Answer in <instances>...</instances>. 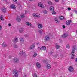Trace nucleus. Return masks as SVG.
Instances as JSON below:
<instances>
[{
	"mask_svg": "<svg viewBox=\"0 0 77 77\" xmlns=\"http://www.w3.org/2000/svg\"><path fill=\"white\" fill-rule=\"evenodd\" d=\"M13 74H14V76L16 77H18V71H17V70H14L13 71Z\"/></svg>",
	"mask_w": 77,
	"mask_h": 77,
	"instance_id": "nucleus-1",
	"label": "nucleus"
},
{
	"mask_svg": "<svg viewBox=\"0 0 77 77\" xmlns=\"http://www.w3.org/2000/svg\"><path fill=\"white\" fill-rule=\"evenodd\" d=\"M68 70L69 72H74V68L72 66H70L69 67Z\"/></svg>",
	"mask_w": 77,
	"mask_h": 77,
	"instance_id": "nucleus-2",
	"label": "nucleus"
},
{
	"mask_svg": "<svg viewBox=\"0 0 77 77\" xmlns=\"http://www.w3.org/2000/svg\"><path fill=\"white\" fill-rule=\"evenodd\" d=\"M33 15V17H38V18L40 17V14H37L36 13H34Z\"/></svg>",
	"mask_w": 77,
	"mask_h": 77,
	"instance_id": "nucleus-3",
	"label": "nucleus"
},
{
	"mask_svg": "<svg viewBox=\"0 0 77 77\" xmlns=\"http://www.w3.org/2000/svg\"><path fill=\"white\" fill-rule=\"evenodd\" d=\"M71 54H72L71 57V58L72 59H74V50L72 51Z\"/></svg>",
	"mask_w": 77,
	"mask_h": 77,
	"instance_id": "nucleus-4",
	"label": "nucleus"
},
{
	"mask_svg": "<svg viewBox=\"0 0 77 77\" xmlns=\"http://www.w3.org/2000/svg\"><path fill=\"white\" fill-rule=\"evenodd\" d=\"M49 39H50V37H49V36H46L45 38V39H44L45 41H48Z\"/></svg>",
	"mask_w": 77,
	"mask_h": 77,
	"instance_id": "nucleus-5",
	"label": "nucleus"
},
{
	"mask_svg": "<svg viewBox=\"0 0 77 77\" xmlns=\"http://www.w3.org/2000/svg\"><path fill=\"white\" fill-rule=\"evenodd\" d=\"M68 36V34L64 33L63 35L62 36V38H66V37H67Z\"/></svg>",
	"mask_w": 77,
	"mask_h": 77,
	"instance_id": "nucleus-6",
	"label": "nucleus"
},
{
	"mask_svg": "<svg viewBox=\"0 0 77 77\" xmlns=\"http://www.w3.org/2000/svg\"><path fill=\"white\" fill-rule=\"evenodd\" d=\"M38 6L42 8H43L44 7V5L42 3H38Z\"/></svg>",
	"mask_w": 77,
	"mask_h": 77,
	"instance_id": "nucleus-7",
	"label": "nucleus"
},
{
	"mask_svg": "<svg viewBox=\"0 0 77 77\" xmlns=\"http://www.w3.org/2000/svg\"><path fill=\"white\" fill-rule=\"evenodd\" d=\"M36 66L37 68H39L41 67V64L39 63H37L36 64Z\"/></svg>",
	"mask_w": 77,
	"mask_h": 77,
	"instance_id": "nucleus-8",
	"label": "nucleus"
},
{
	"mask_svg": "<svg viewBox=\"0 0 77 77\" xmlns=\"http://www.w3.org/2000/svg\"><path fill=\"white\" fill-rule=\"evenodd\" d=\"M40 50H46V48L45 46H42L40 48Z\"/></svg>",
	"mask_w": 77,
	"mask_h": 77,
	"instance_id": "nucleus-9",
	"label": "nucleus"
},
{
	"mask_svg": "<svg viewBox=\"0 0 77 77\" xmlns=\"http://www.w3.org/2000/svg\"><path fill=\"white\" fill-rule=\"evenodd\" d=\"M11 8V9H16V7H15V6L14 5H12L10 6Z\"/></svg>",
	"mask_w": 77,
	"mask_h": 77,
	"instance_id": "nucleus-10",
	"label": "nucleus"
},
{
	"mask_svg": "<svg viewBox=\"0 0 77 77\" xmlns=\"http://www.w3.org/2000/svg\"><path fill=\"white\" fill-rule=\"evenodd\" d=\"M71 20H68L66 22L67 25H69L71 24Z\"/></svg>",
	"mask_w": 77,
	"mask_h": 77,
	"instance_id": "nucleus-11",
	"label": "nucleus"
},
{
	"mask_svg": "<svg viewBox=\"0 0 77 77\" xmlns=\"http://www.w3.org/2000/svg\"><path fill=\"white\" fill-rule=\"evenodd\" d=\"M24 31V28H22L19 29V33H22Z\"/></svg>",
	"mask_w": 77,
	"mask_h": 77,
	"instance_id": "nucleus-12",
	"label": "nucleus"
},
{
	"mask_svg": "<svg viewBox=\"0 0 77 77\" xmlns=\"http://www.w3.org/2000/svg\"><path fill=\"white\" fill-rule=\"evenodd\" d=\"M46 66L47 68L48 69H50V68H51V66L50 65L48 64H47L46 65Z\"/></svg>",
	"mask_w": 77,
	"mask_h": 77,
	"instance_id": "nucleus-13",
	"label": "nucleus"
},
{
	"mask_svg": "<svg viewBox=\"0 0 77 77\" xmlns=\"http://www.w3.org/2000/svg\"><path fill=\"white\" fill-rule=\"evenodd\" d=\"M19 53L20 55H24L25 54V52L24 51H21Z\"/></svg>",
	"mask_w": 77,
	"mask_h": 77,
	"instance_id": "nucleus-14",
	"label": "nucleus"
},
{
	"mask_svg": "<svg viewBox=\"0 0 77 77\" xmlns=\"http://www.w3.org/2000/svg\"><path fill=\"white\" fill-rule=\"evenodd\" d=\"M17 21L20 22L21 21V18L20 17L17 16Z\"/></svg>",
	"mask_w": 77,
	"mask_h": 77,
	"instance_id": "nucleus-15",
	"label": "nucleus"
},
{
	"mask_svg": "<svg viewBox=\"0 0 77 77\" xmlns=\"http://www.w3.org/2000/svg\"><path fill=\"white\" fill-rule=\"evenodd\" d=\"M26 24L28 26H31L32 25V24H31L29 22H26Z\"/></svg>",
	"mask_w": 77,
	"mask_h": 77,
	"instance_id": "nucleus-16",
	"label": "nucleus"
},
{
	"mask_svg": "<svg viewBox=\"0 0 77 77\" xmlns=\"http://www.w3.org/2000/svg\"><path fill=\"white\" fill-rule=\"evenodd\" d=\"M50 10L52 12H53L54 11V7L53 6H51L50 7Z\"/></svg>",
	"mask_w": 77,
	"mask_h": 77,
	"instance_id": "nucleus-17",
	"label": "nucleus"
},
{
	"mask_svg": "<svg viewBox=\"0 0 77 77\" xmlns=\"http://www.w3.org/2000/svg\"><path fill=\"white\" fill-rule=\"evenodd\" d=\"M0 18L1 21H3V20H4V19H3V16L2 15H1L0 16Z\"/></svg>",
	"mask_w": 77,
	"mask_h": 77,
	"instance_id": "nucleus-18",
	"label": "nucleus"
},
{
	"mask_svg": "<svg viewBox=\"0 0 77 77\" xmlns=\"http://www.w3.org/2000/svg\"><path fill=\"white\" fill-rule=\"evenodd\" d=\"M18 41V38H16L14 40V42H17Z\"/></svg>",
	"mask_w": 77,
	"mask_h": 77,
	"instance_id": "nucleus-19",
	"label": "nucleus"
},
{
	"mask_svg": "<svg viewBox=\"0 0 77 77\" xmlns=\"http://www.w3.org/2000/svg\"><path fill=\"white\" fill-rule=\"evenodd\" d=\"M35 48V45H32L31 46L30 48L31 50H33L34 48Z\"/></svg>",
	"mask_w": 77,
	"mask_h": 77,
	"instance_id": "nucleus-20",
	"label": "nucleus"
},
{
	"mask_svg": "<svg viewBox=\"0 0 77 77\" xmlns=\"http://www.w3.org/2000/svg\"><path fill=\"white\" fill-rule=\"evenodd\" d=\"M48 3L50 5H53V3L51 2L50 1H48Z\"/></svg>",
	"mask_w": 77,
	"mask_h": 77,
	"instance_id": "nucleus-21",
	"label": "nucleus"
},
{
	"mask_svg": "<svg viewBox=\"0 0 77 77\" xmlns=\"http://www.w3.org/2000/svg\"><path fill=\"white\" fill-rule=\"evenodd\" d=\"M54 20L57 23H59V21L57 20V18H54Z\"/></svg>",
	"mask_w": 77,
	"mask_h": 77,
	"instance_id": "nucleus-22",
	"label": "nucleus"
},
{
	"mask_svg": "<svg viewBox=\"0 0 77 77\" xmlns=\"http://www.w3.org/2000/svg\"><path fill=\"white\" fill-rule=\"evenodd\" d=\"M38 27L39 29H41V28H42V25L41 24H39L38 25Z\"/></svg>",
	"mask_w": 77,
	"mask_h": 77,
	"instance_id": "nucleus-23",
	"label": "nucleus"
},
{
	"mask_svg": "<svg viewBox=\"0 0 77 77\" xmlns=\"http://www.w3.org/2000/svg\"><path fill=\"white\" fill-rule=\"evenodd\" d=\"M59 19L60 20H63V19H64V17L63 16H60L59 17Z\"/></svg>",
	"mask_w": 77,
	"mask_h": 77,
	"instance_id": "nucleus-24",
	"label": "nucleus"
},
{
	"mask_svg": "<svg viewBox=\"0 0 77 77\" xmlns=\"http://www.w3.org/2000/svg\"><path fill=\"white\" fill-rule=\"evenodd\" d=\"M6 9L5 8H2V11L3 12H6Z\"/></svg>",
	"mask_w": 77,
	"mask_h": 77,
	"instance_id": "nucleus-25",
	"label": "nucleus"
},
{
	"mask_svg": "<svg viewBox=\"0 0 77 77\" xmlns=\"http://www.w3.org/2000/svg\"><path fill=\"white\" fill-rule=\"evenodd\" d=\"M14 48H18V46L17 45H14Z\"/></svg>",
	"mask_w": 77,
	"mask_h": 77,
	"instance_id": "nucleus-26",
	"label": "nucleus"
},
{
	"mask_svg": "<svg viewBox=\"0 0 77 77\" xmlns=\"http://www.w3.org/2000/svg\"><path fill=\"white\" fill-rule=\"evenodd\" d=\"M56 46L57 49H59L60 46L58 45V44H56Z\"/></svg>",
	"mask_w": 77,
	"mask_h": 77,
	"instance_id": "nucleus-27",
	"label": "nucleus"
},
{
	"mask_svg": "<svg viewBox=\"0 0 77 77\" xmlns=\"http://www.w3.org/2000/svg\"><path fill=\"white\" fill-rule=\"evenodd\" d=\"M7 45L5 43H3L2 44V46L3 47H7Z\"/></svg>",
	"mask_w": 77,
	"mask_h": 77,
	"instance_id": "nucleus-28",
	"label": "nucleus"
},
{
	"mask_svg": "<svg viewBox=\"0 0 77 77\" xmlns=\"http://www.w3.org/2000/svg\"><path fill=\"white\" fill-rule=\"evenodd\" d=\"M37 56V54L36 52H34V55H33V57H35Z\"/></svg>",
	"mask_w": 77,
	"mask_h": 77,
	"instance_id": "nucleus-29",
	"label": "nucleus"
},
{
	"mask_svg": "<svg viewBox=\"0 0 77 77\" xmlns=\"http://www.w3.org/2000/svg\"><path fill=\"white\" fill-rule=\"evenodd\" d=\"M14 61H15V62H18V61H19V60L18 59H17L16 58H15L14 59Z\"/></svg>",
	"mask_w": 77,
	"mask_h": 77,
	"instance_id": "nucleus-30",
	"label": "nucleus"
},
{
	"mask_svg": "<svg viewBox=\"0 0 77 77\" xmlns=\"http://www.w3.org/2000/svg\"><path fill=\"white\" fill-rule=\"evenodd\" d=\"M66 48H70V46H69V45L67 44L66 45Z\"/></svg>",
	"mask_w": 77,
	"mask_h": 77,
	"instance_id": "nucleus-31",
	"label": "nucleus"
},
{
	"mask_svg": "<svg viewBox=\"0 0 77 77\" xmlns=\"http://www.w3.org/2000/svg\"><path fill=\"white\" fill-rule=\"evenodd\" d=\"M20 40L21 42H24V39L23 38H20Z\"/></svg>",
	"mask_w": 77,
	"mask_h": 77,
	"instance_id": "nucleus-32",
	"label": "nucleus"
},
{
	"mask_svg": "<svg viewBox=\"0 0 77 77\" xmlns=\"http://www.w3.org/2000/svg\"><path fill=\"white\" fill-rule=\"evenodd\" d=\"M43 12L45 14H47V11L46 10H44Z\"/></svg>",
	"mask_w": 77,
	"mask_h": 77,
	"instance_id": "nucleus-33",
	"label": "nucleus"
},
{
	"mask_svg": "<svg viewBox=\"0 0 77 77\" xmlns=\"http://www.w3.org/2000/svg\"><path fill=\"white\" fill-rule=\"evenodd\" d=\"M43 32V31L42 30H39L38 31V32H39L40 33H42Z\"/></svg>",
	"mask_w": 77,
	"mask_h": 77,
	"instance_id": "nucleus-34",
	"label": "nucleus"
},
{
	"mask_svg": "<svg viewBox=\"0 0 77 77\" xmlns=\"http://www.w3.org/2000/svg\"><path fill=\"white\" fill-rule=\"evenodd\" d=\"M33 77H37V75L36 74V73H34L33 75Z\"/></svg>",
	"mask_w": 77,
	"mask_h": 77,
	"instance_id": "nucleus-35",
	"label": "nucleus"
},
{
	"mask_svg": "<svg viewBox=\"0 0 77 77\" xmlns=\"http://www.w3.org/2000/svg\"><path fill=\"white\" fill-rule=\"evenodd\" d=\"M76 48H77V47H76V46H74L73 47V49H76Z\"/></svg>",
	"mask_w": 77,
	"mask_h": 77,
	"instance_id": "nucleus-36",
	"label": "nucleus"
},
{
	"mask_svg": "<svg viewBox=\"0 0 77 77\" xmlns=\"http://www.w3.org/2000/svg\"><path fill=\"white\" fill-rule=\"evenodd\" d=\"M67 9L69 11H71V8H70V7L68 8Z\"/></svg>",
	"mask_w": 77,
	"mask_h": 77,
	"instance_id": "nucleus-37",
	"label": "nucleus"
},
{
	"mask_svg": "<svg viewBox=\"0 0 77 77\" xmlns=\"http://www.w3.org/2000/svg\"><path fill=\"white\" fill-rule=\"evenodd\" d=\"M52 13L53 15H54V14H56V12L55 11H53L52 12Z\"/></svg>",
	"mask_w": 77,
	"mask_h": 77,
	"instance_id": "nucleus-38",
	"label": "nucleus"
},
{
	"mask_svg": "<svg viewBox=\"0 0 77 77\" xmlns=\"http://www.w3.org/2000/svg\"><path fill=\"white\" fill-rule=\"evenodd\" d=\"M24 17H25V16L24 15V14H23L22 15V16H21V18H24Z\"/></svg>",
	"mask_w": 77,
	"mask_h": 77,
	"instance_id": "nucleus-39",
	"label": "nucleus"
},
{
	"mask_svg": "<svg viewBox=\"0 0 77 77\" xmlns=\"http://www.w3.org/2000/svg\"><path fill=\"white\" fill-rule=\"evenodd\" d=\"M61 57L62 58H63V57H63V55L62 54H61Z\"/></svg>",
	"mask_w": 77,
	"mask_h": 77,
	"instance_id": "nucleus-40",
	"label": "nucleus"
},
{
	"mask_svg": "<svg viewBox=\"0 0 77 77\" xmlns=\"http://www.w3.org/2000/svg\"><path fill=\"white\" fill-rule=\"evenodd\" d=\"M2 29V26H1V25H0V31Z\"/></svg>",
	"mask_w": 77,
	"mask_h": 77,
	"instance_id": "nucleus-41",
	"label": "nucleus"
},
{
	"mask_svg": "<svg viewBox=\"0 0 77 77\" xmlns=\"http://www.w3.org/2000/svg\"><path fill=\"white\" fill-rule=\"evenodd\" d=\"M25 37H28L29 36V35H28L26 34L25 35Z\"/></svg>",
	"mask_w": 77,
	"mask_h": 77,
	"instance_id": "nucleus-42",
	"label": "nucleus"
},
{
	"mask_svg": "<svg viewBox=\"0 0 77 77\" xmlns=\"http://www.w3.org/2000/svg\"><path fill=\"white\" fill-rule=\"evenodd\" d=\"M53 64H55V65H56V62H54V63H53Z\"/></svg>",
	"mask_w": 77,
	"mask_h": 77,
	"instance_id": "nucleus-43",
	"label": "nucleus"
},
{
	"mask_svg": "<svg viewBox=\"0 0 77 77\" xmlns=\"http://www.w3.org/2000/svg\"><path fill=\"white\" fill-rule=\"evenodd\" d=\"M14 2H17V0H13Z\"/></svg>",
	"mask_w": 77,
	"mask_h": 77,
	"instance_id": "nucleus-44",
	"label": "nucleus"
},
{
	"mask_svg": "<svg viewBox=\"0 0 77 77\" xmlns=\"http://www.w3.org/2000/svg\"><path fill=\"white\" fill-rule=\"evenodd\" d=\"M25 14H27V11H25Z\"/></svg>",
	"mask_w": 77,
	"mask_h": 77,
	"instance_id": "nucleus-45",
	"label": "nucleus"
},
{
	"mask_svg": "<svg viewBox=\"0 0 77 77\" xmlns=\"http://www.w3.org/2000/svg\"><path fill=\"white\" fill-rule=\"evenodd\" d=\"M55 0V2H59V0Z\"/></svg>",
	"mask_w": 77,
	"mask_h": 77,
	"instance_id": "nucleus-46",
	"label": "nucleus"
},
{
	"mask_svg": "<svg viewBox=\"0 0 77 77\" xmlns=\"http://www.w3.org/2000/svg\"><path fill=\"white\" fill-rule=\"evenodd\" d=\"M63 28H65V26L64 25H63Z\"/></svg>",
	"mask_w": 77,
	"mask_h": 77,
	"instance_id": "nucleus-47",
	"label": "nucleus"
},
{
	"mask_svg": "<svg viewBox=\"0 0 77 77\" xmlns=\"http://www.w3.org/2000/svg\"><path fill=\"white\" fill-rule=\"evenodd\" d=\"M8 26H11V24L10 23H9L8 24Z\"/></svg>",
	"mask_w": 77,
	"mask_h": 77,
	"instance_id": "nucleus-48",
	"label": "nucleus"
},
{
	"mask_svg": "<svg viewBox=\"0 0 77 77\" xmlns=\"http://www.w3.org/2000/svg\"><path fill=\"white\" fill-rule=\"evenodd\" d=\"M24 77H27V75L26 74L24 76Z\"/></svg>",
	"mask_w": 77,
	"mask_h": 77,
	"instance_id": "nucleus-49",
	"label": "nucleus"
},
{
	"mask_svg": "<svg viewBox=\"0 0 77 77\" xmlns=\"http://www.w3.org/2000/svg\"><path fill=\"white\" fill-rule=\"evenodd\" d=\"M75 13L77 14V10H75Z\"/></svg>",
	"mask_w": 77,
	"mask_h": 77,
	"instance_id": "nucleus-50",
	"label": "nucleus"
},
{
	"mask_svg": "<svg viewBox=\"0 0 77 77\" xmlns=\"http://www.w3.org/2000/svg\"><path fill=\"white\" fill-rule=\"evenodd\" d=\"M39 43H38L37 44V45H39Z\"/></svg>",
	"mask_w": 77,
	"mask_h": 77,
	"instance_id": "nucleus-51",
	"label": "nucleus"
},
{
	"mask_svg": "<svg viewBox=\"0 0 77 77\" xmlns=\"http://www.w3.org/2000/svg\"><path fill=\"white\" fill-rule=\"evenodd\" d=\"M76 61L77 62V58H76Z\"/></svg>",
	"mask_w": 77,
	"mask_h": 77,
	"instance_id": "nucleus-52",
	"label": "nucleus"
},
{
	"mask_svg": "<svg viewBox=\"0 0 77 77\" xmlns=\"http://www.w3.org/2000/svg\"><path fill=\"white\" fill-rule=\"evenodd\" d=\"M29 1H33L34 0H29Z\"/></svg>",
	"mask_w": 77,
	"mask_h": 77,
	"instance_id": "nucleus-53",
	"label": "nucleus"
},
{
	"mask_svg": "<svg viewBox=\"0 0 77 77\" xmlns=\"http://www.w3.org/2000/svg\"><path fill=\"white\" fill-rule=\"evenodd\" d=\"M40 48V47H38V49H39Z\"/></svg>",
	"mask_w": 77,
	"mask_h": 77,
	"instance_id": "nucleus-54",
	"label": "nucleus"
},
{
	"mask_svg": "<svg viewBox=\"0 0 77 77\" xmlns=\"http://www.w3.org/2000/svg\"><path fill=\"white\" fill-rule=\"evenodd\" d=\"M55 57H56V56H55Z\"/></svg>",
	"mask_w": 77,
	"mask_h": 77,
	"instance_id": "nucleus-55",
	"label": "nucleus"
},
{
	"mask_svg": "<svg viewBox=\"0 0 77 77\" xmlns=\"http://www.w3.org/2000/svg\"><path fill=\"white\" fill-rule=\"evenodd\" d=\"M50 54H51V53H50Z\"/></svg>",
	"mask_w": 77,
	"mask_h": 77,
	"instance_id": "nucleus-56",
	"label": "nucleus"
},
{
	"mask_svg": "<svg viewBox=\"0 0 77 77\" xmlns=\"http://www.w3.org/2000/svg\"><path fill=\"white\" fill-rule=\"evenodd\" d=\"M61 42H62V41H61Z\"/></svg>",
	"mask_w": 77,
	"mask_h": 77,
	"instance_id": "nucleus-57",
	"label": "nucleus"
}]
</instances>
